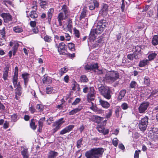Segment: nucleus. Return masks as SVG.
<instances>
[{"label": "nucleus", "instance_id": "obj_1", "mask_svg": "<svg viewBox=\"0 0 158 158\" xmlns=\"http://www.w3.org/2000/svg\"><path fill=\"white\" fill-rule=\"evenodd\" d=\"M107 25V23L106 20L104 19L100 20L97 23L96 27L91 29L89 36L90 40L94 41L96 39V34H101Z\"/></svg>", "mask_w": 158, "mask_h": 158}, {"label": "nucleus", "instance_id": "obj_2", "mask_svg": "<svg viewBox=\"0 0 158 158\" xmlns=\"http://www.w3.org/2000/svg\"><path fill=\"white\" fill-rule=\"evenodd\" d=\"M104 152L102 148H94L86 152L85 156L87 158H98Z\"/></svg>", "mask_w": 158, "mask_h": 158}, {"label": "nucleus", "instance_id": "obj_3", "mask_svg": "<svg viewBox=\"0 0 158 158\" xmlns=\"http://www.w3.org/2000/svg\"><path fill=\"white\" fill-rule=\"evenodd\" d=\"M18 67L16 66L15 69L14 75L13 79V83L14 87H15L16 86H17L15 90L16 94L19 96H20L22 94V91L21 90L22 89L20 85L19 82L18 84H17L18 82Z\"/></svg>", "mask_w": 158, "mask_h": 158}, {"label": "nucleus", "instance_id": "obj_4", "mask_svg": "<svg viewBox=\"0 0 158 158\" xmlns=\"http://www.w3.org/2000/svg\"><path fill=\"white\" fill-rule=\"evenodd\" d=\"M98 89L101 94L106 98L108 99L110 98V89L108 87L101 86L99 87Z\"/></svg>", "mask_w": 158, "mask_h": 158}, {"label": "nucleus", "instance_id": "obj_5", "mask_svg": "<svg viewBox=\"0 0 158 158\" xmlns=\"http://www.w3.org/2000/svg\"><path fill=\"white\" fill-rule=\"evenodd\" d=\"M148 118L147 116H145L141 118L139 123V127L141 131H145L147 128L148 123Z\"/></svg>", "mask_w": 158, "mask_h": 158}, {"label": "nucleus", "instance_id": "obj_6", "mask_svg": "<svg viewBox=\"0 0 158 158\" xmlns=\"http://www.w3.org/2000/svg\"><path fill=\"white\" fill-rule=\"evenodd\" d=\"M106 79L111 81H114L119 78L118 73L115 72H111L106 75Z\"/></svg>", "mask_w": 158, "mask_h": 158}, {"label": "nucleus", "instance_id": "obj_7", "mask_svg": "<svg viewBox=\"0 0 158 158\" xmlns=\"http://www.w3.org/2000/svg\"><path fill=\"white\" fill-rule=\"evenodd\" d=\"M63 119V118H61L59 119L52 124V127L53 128L52 131L54 133L60 129L61 125L64 123V121H62Z\"/></svg>", "mask_w": 158, "mask_h": 158}, {"label": "nucleus", "instance_id": "obj_8", "mask_svg": "<svg viewBox=\"0 0 158 158\" xmlns=\"http://www.w3.org/2000/svg\"><path fill=\"white\" fill-rule=\"evenodd\" d=\"M149 105L148 102H144L142 103L138 108L139 112L140 113H144Z\"/></svg>", "mask_w": 158, "mask_h": 158}, {"label": "nucleus", "instance_id": "obj_9", "mask_svg": "<svg viewBox=\"0 0 158 158\" xmlns=\"http://www.w3.org/2000/svg\"><path fill=\"white\" fill-rule=\"evenodd\" d=\"M95 94L96 92L94 90V87H90L89 88V93L87 95L88 99L90 100H94Z\"/></svg>", "mask_w": 158, "mask_h": 158}, {"label": "nucleus", "instance_id": "obj_10", "mask_svg": "<svg viewBox=\"0 0 158 158\" xmlns=\"http://www.w3.org/2000/svg\"><path fill=\"white\" fill-rule=\"evenodd\" d=\"M1 16L3 19L5 23H7L12 20V16L9 13H3Z\"/></svg>", "mask_w": 158, "mask_h": 158}, {"label": "nucleus", "instance_id": "obj_11", "mask_svg": "<svg viewBox=\"0 0 158 158\" xmlns=\"http://www.w3.org/2000/svg\"><path fill=\"white\" fill-rule=\"evenodd\" d=\"M99 3L96 0H92L89 4V8L90 10H94L95 8H98Z\"/></svg>", "mask_w": 158, "mask_h": 158}, {"label": "nucleus", "instance_id": "obj_12", "mask_svg": "<svg viewBox=\"0 0 158 158\" xmlns=\"http://www.w3.org/2000/svg\"><path fill=\"white\" fill-rule=\"evenodd\" d=\"M108 6L106 4H104L100 11L99 14L102 15L103 17L106 16L108 14Z\"/></svg>", "mask_w": 158, "mask_h": 158}, {"label": "nucleus", "instance_id": "obj_13", "mask_svg": "<svg viewBox=\"0 0 158 158\" xmlns=\"http://www.w3.org/2000/svg\"><path fill=\"white\" fill-rule=\"evenodd\" d=\"M74 126L73 125H70L67 127H66L60 132V134L63 135L64 134L69 132L73 130V128H74Z\"/></svg>", "mask_w": 158, "mask_h": 158}, {"label": "nucleus", "instance_id": "obj_14", "mask_svg": "<svg viewBox=\"0 0 158 158\" xmlns=\"http://www.w3.org/2000/svg\"><path fill=\"white\" fill-rule=\"evenodd\" d=\"M98 65L97 63L91 64L90 65H86L84 67L85 69L86 70H92L94 71L95 69L98 68Z\"/></svg>", "mask_w": 158, "mask_h": 158}, {"label": "nucleus", "instance_id": "obj_15", "mask_svg": "<svg viewBox=\"0 0 158 158\" xmlns=\"http://www.w3.org/2000/svg\"><path fill=\"white\" fill-rule=\"evenodd\" d=\"M65 45L63 42L60 43L58 46H57L58 51L60 54L64 55V51L65 50Z\"/></svg>", "mask_w": 158, "mask_h": 158}, {"label": "nucleus", "instance_id": "obj_16", "mask_svg": "<svg viewBox=\"0 0 158 158\" xmlns=\"http://www.w3.org/2000/svg\"><path fill=\"white\" fill-rule=\"evenodd\" d=\"M98 99L100 104L102 107L104 108H107L110 106V104L108 102L102 100L99 98Z\"/></svg>", "mask_w": 158, "mask_h": 158}, {"label": "nucleus", "instance_id": "obj_17", "mask_svg": "<svg viewBox=\"0 0 158 158\" xmlns=\"http://www.w3.org/2000/svg\"><path fill=\"white\" fill-rule=\"evenodd\" d=\"M58 155V153L54 151H50L48 154V158H55Z\"/></svg>", "mask_w": 158, "mask_h": 158}, {"label": "nucleus", "instance_id": "obj_18", "mask_svg": "<svg viewBox=\"0 0 158 158\" xmlns=\"http://www.w3.org/2000/svg\"><path fill=\"white\" fill-rule=\"evenodd\" d=\"M61 10L64 13L65 17H67L69 15V10L68 7H67L66 5H63L62 6Z\"/></svg>", "mask_w": 158, "mask_h": 158}, {"label": "nucleus", "instance_id": "obj_19", "mask_svg": "<svg viewBox=\"0 0 158 158\" xmlns=\"http://www.w3.org/2000/svg\"><path fill=\"white\" fill-rule=\"evenodd\" d=\"M45 119V117H43L41 118L39 121V129L38 131L40 132H41L43 127V121H44Z\"/></svg>", "mask_w": 158, "mask_h": 158}, {"label": "nucleus", "instance_id": "obj_20", "mask_svg": "<svg viewBox=\"0 0 158 158\" xmlns=\"http://www.w3.org/2000/svg\"><path fill=\"white\" fill-rule=\"evenodd\" d=\"M82 108L81 106H78L77 108H76L71 111L69 113V115H73L77 113L80 111Z\"/></svg>", "mask_w": 158, "mask_h": 158}, {"label": "nucleus", "instance_id": "obj_21", "mask_svg": "<svg viewBox=\"0 0 158 158\" xmlns=\"http://www.w3.org/2000/svg\"><path fill=\"white\" fill-rule=\"evenodd\" d=\"M54 12V9L53 8H50L48 12V21L50 22L51 21V19L52 16V15Z\"/></svg>", "mask_w": 158, "mask_h": 158}, {"label": "nucleus", "instance_id": "obj_22", "mask_svg": "<svg viewBox=\"0 0 158 158\" xmlns=\"http://www.w3.org/2000/svg\"><path fill=\"white\" fill-rule=\"evenodd\" d=\"M64 18V16L63 14L62 13H60L58 15L57 17L59 23V25L60 26H62V20Z\"/></svg>", "mask_w": 158, "mask_h": 158}, {"label": "nucleus", "instance_id": "obj_23", "mask_svg": "<svg viewBox=\"0 0 158 158\" xmlns=\"http://www.w3.org/2000/svg\"><path fill=\"white\" fill-rule=\"evenodd\" d=\"M29 74L27 73H25L22 74V77L24 80V84L25 87H27L28 82V81Z\"/></svg>", "mask_w": 158, "mask_h": 158}, {"label": "nucleus", "instance_id": "obj_24", "mask_svg": "<svg viewBox=\"0 0 158 158\" xmlns=\"http://www.w3.org/2000/svg\"><path fill=\"white\" fill-rule=\"evenodd\" d=\"M152 44L154 45L158 44V33L157 35L153 36L152 39Z\"/></svg>", "mask_w": 158, "mask_h": 158}, {"label": "nucleus", "instance_id": "obj_25", "mask_svg": "<svg viewBox=\"0 0 158 158\" xmlns=\"http://www.w3.org/2000/svg\"><path fill=\"white\" fill-rule=\"evenodd\" d=\"M126 90H121L118 94V99L121 100L124 97L126 93Z\"/></svg>", "mask_w": 158, "mask_h": 158}, {"label": "nucleus", "instance_id": "obj_26", "mask_svg": "<svg viewBox=\"0 0 158 158\" xmlns=\"http://www.w3.org/2000/svg\"><path fill=\"white\" fill-rule=\"evenodd\" d=\"M21 153L23 156V158H28L29 154L28 153L27 149H24L22 151Z\"/></svg>", "mask_w": 158, "mask_h": 158}, {"label": "nucleus", "instance_id": "obj_27", "mask_svg": "<svg viewBox=\"0 0 158 158\" xmlns=\"http://www.w3.org/2000/svg\"><path fill=\"white\" fill-rule=\"evenodd\" d=\"M5 70L4 72L3 75V78L4 80L7 79L8 76V72L9 71V68L6 67L5 69Z\"/></svg>", "mask_w": 158, "mask_h": 158}, {"label": "nucleus", "instance_id": "obj_28", "mask_svg": "<svg viewBox=\"0 0 158 158\" xmlns=\"http://www.w3.org/2000/svg\"><path fill=\"white\" fill-rule=\"evenodd\" d=\"M68 70V69L65 67L61 69L59 71L58 73L60 76H62L64 73H66Z\"/></svg>", "mask_w": 158, "mask_h": 158}, {"label": "nucleus", "instance_id": "obj_29", "mask_svg": "<svg viewBox=\"0 0 158 158\" xmlns=\"http://www.w3.org/2000/svg\"><path fill=\"white\" fill-rule=\"evenodd\" d=\"M19 46V44L17 43H15L12 49L13 54L14 56L15 55L16 53Z\"/></svg>", "mask_w": 158, "mask_h": 158}, {"label": "nucleus", "instance_id": "obj_30", "mask_svg": "<svg viewBox=\"0 0 158 158\" xmlns=\"http://www.w3.org/2000/svg\"><path fill=\"white\" fill-rule=\"evenodd\" d=\"M148 60L147 59L143 60L140 61L139 63V66L140 67H143L145 66L147 64Z\"/></svg>", "mask_w": 158, "mask_h": 158}, {"label": "nucleus", "instance_id": "obj_31", "mask_svg": "<svg viewBox=\"0 0 158 158\" xmlns=\"http://www.w3.org/2000/svg\"><path fill=\"white\" fill-rule=\"evenodd\" d=\"M68 46L70 50L72 51H75V45L74 44L72 43H69L68 44Z\"/></svg>", "mask_w": 158, "mask_h": 158}, {"label": "nucleus", "instance_id": "obj_32", "mask_svg": "<svg viewBox=\"0 0 158 158\" xmlns=\"http://www.w3.org/2000/svg\"><path fill=\"white\" fill-rule=\"evenodd\" d=\"M14 31L16 33H20L23 31V29L19 26H17L13 28Z\"/></svg>", "mask_w": 158, "mask_h": 158}, {"label": "nucleus", "instance_id": "obj_33", "mask_svg": "<svg viewBox=\"0 0 158 158\" xmlns=\"http://www.w3.org/2000/svg\"><path fill=\"white\" fill-rule=\"evenodd\" d=\"M67 28L68 30L71 31H72V22L71 20L69 19L68 21V24L67 25Z\"/></svg>", "mask_w": 158, "mask_h": 158}, {"label": "nucleus", "instance_id": "obj_34", "mask_svg": "<svg viewBox=\"0 0 158 158\" xmlns=\"http://www.w3.org/2000/svg\"><path fill=\"white\" fill-rule=\"evenodd\" d=\"M30 16L32 18L35 19L38 17V15L35 10H32L31 12Z\"/></svg>", "mask_w": 158, "mask_h": 158}, {"label": "nucleus", "instance_id": "obj_35", "mask_svg": "<svg viewBox=\"0 0 158 158\" xmlns=\"http://www.w3.org/2000/svg\"><path fill=\"white\" fill-rule=\"evenodd\" d=\"M50 77H44L43 79V82L44 84H48L50 82Z\"/></svg>", "mask_w": 158, "mask_h": 158}, {"label": "nucleus", "instance_id": "obj_36", "mask_svg": "<svg viewBox=\"0 0 158 158\" xmlns=\"http://www.w3.org/2000/svg\"><path fill=\"white\" fill-rule=\"evenodd\" d=\"M83 139L82 138L78 140L77 142L76 146L78 148H81L82 145V142Z\"/></svg>", "mask_w": 158, "mask_h": 158}, {"label": "nucleus", "instance_id": "obj_37", "mask_svg": "<svg viewBox=\"0 0 158 158\" xmlns=\"http://www.w3.org/2000/svg\"><path fill=\"white\" fill-rule=\"evenodd\" d=\"M5 35L0 36V46H1L5 44L6 40H5Z\"/></svg>", "mask_w": 158, "mask_h": 158}, {"label": "nucleus", "instance_id": "obj_38", "mask_svg": "<svg viewBox=\"0 0 158 158\" xmlns=\"http://www.w3.org/2000/svg\"><path fill=\"white\" fill-rule=\"evenodd\" d=\"M156 55V54L155 53H152L150 54L148 56L149 60H153L155 58Z\"/></svg>", "mask_w": 158, "mask_h": 158}, {"label": "nucleus", "instance_id": "obj_39", "mask_svg": "<svg viewBox=\"0 0 158 158\" xmlns=\"http://www.w3.org/2000/svg\"><path fill=\"white\" fill-rule=\"evenodd\" d=\"M86 10L85 9H83L81 12V15L80 17V19L81 20L83 18H84L86 16Z\"/></svg>", "mask_w": 158, "mask_h": 158}, {"label": "nucleus", "instance_id": "obj_40", "mask_svg": "<svg viewBox=\"0 0 158 158\" xmlns=\"http://www.w3.org/2000/svg\"><path fill=\"white\" fill-rule=\"evenodd\" d=\"M44 39L45 42L48 43L50 42L52 40L51 37L48 35L44 36Z\"/></svg>", "mask_w": 158, "mask_h": 158}, {"label": "nucleus", "instance_id": "obj_41", "mask_svg": "<svg viewBox=\"0 0 158 158\" xmlns=\"http://www.w3.org/2000/svg\"><path fill=\"white\" fill-rule=\"evenodd\" d=\"M81 82H86L88 81V79L86 76L83 75L81 77Z\"/></svg>", "mask_w": 158, "mask_h": 158}, {"label": "nucleus", "instance_id": "obj_42", "mask_svg": "<svg viewBox=\"0 0 158 158\" xmlns=\"http://www.w3.org/2000/svg\"><path fill=\"white\" fill-rule=\"evenodd\" d=\"M34 120L32 119L31 122L30 123V126L33 130H35L36 128V126L35 125V123L33 122Z\"/></svg>", "mask_w": 158, "mask_h": 158}, {"label": "nucleus", "instance_id": "obj_43", "mask_svg": "<svg viewBox=\"0 0 158 158\" xmlns=\"http://www.w3.org/2000/svg\"><path fill=\"white\" fill-rule=\"evenodd\" d=\"M137 85V83L134 81H132L130 84V87L131 88H134Z\"/></svg>", "mask_w": 158, "mask_h": 158}, {"label": "nucleus", "instance_id": "obj_44", "mask_svg": "<svg viewBox=\"0 0 158 158\" xmlns=\"http://www.w3.org/2000/svg\"><path fill=\"white\" fill-rule=\"evenodd\" d=\"M144 83L147 85H149L150 84L149 78L148 77H145L144 78Z\"/></svg>", "mask_w": 158, "mask_h": 158}, {"label": "nucleus", "instance_id": "obj_45", "mask_svg": "<svg viewBox=\"0 0 158 158\" xmlns=\"http://www.w3.org/2000/svg\"><path fill=\"white\" fill-rule=\"evenodd\" d=\"M98 67L96 69H95L94 70V71L98 74H103L104 73V72L103 71V70H102L99 69H98Z\"/></svg>", "mask_w": 158, "mask_h": 158}, {"label": "nucleus", "instance_id": "obj_46", "mask_svg": "<svg viewBox=\"0 0 158 158\" xmlns=\"http://www.w3.org/2000/svg\"><path fill=\"white\" fill-rule=\"evenodd\" d=\"M53 91L52 87H47L46 89V92L47 94H50L52 93Z\"/></svg>", "mask_w": 158, "mask_h": 158}, {"label": "nucleus", "instance_id": "obj_47", "mask_svg": "<svg viewBox=\"0 0 158 158\" xmlns=\"http://www.w3.org/2000/svg\"><path fill=\"white\" fill-rule=\"evenodd\" d=\"M118 140L116 138H114L112 140L113 144L115 147H117L118 143Z\"/></svg>", "mask_w": 158, "mask_h": 158}, {"label": "nucleus", "instance_id": "obj_48", "mask_svg": "<svg viewBox=\"0 0 158 158\" xmlns=\"http://www.w3.org/2000/svg\"><path fill=\"white\" fill-rule=\"evenodd\" d=\"M73 30L75 36L77 38H79L80 37V33L79 31L75 28H74Z\"/></svg>", "mask_w": 158, "mask_h": 158}, {"label": "nucleus", "instance_id": "obj_49", "mask_svg": "<svg viewBox=\"0 0 158 158\" xmlns=\"http://www.w3.org/2000/svg\"><path fill=\"white\" fill-rule=\"evenodd\" d=\"M90 109L94 111L98 112V113H100L101 112V110H98V109L96 106H92L90 107Z\"/></svg>", "mask_w": 158, "mask_h": 158}, {"label": "nucleus", "instance_id": "obj_50", "mask_svg": "<svg viewBox=\"0 0 158 158\" xmlns=\"http://www.w3.org/2000/svg\"><path fill=\"white\" fill-rule=\"evenodd\" d=\"M81 99L79 98H77L73 102L72 105L73 106L76 105L80 101Z\"/></svg>", "mask_w": 158, "mask_h": 158}, {"label": "nucleus", "instance_id": "obj_51", "mask_svg": "<svg viewBox=\"0 0 158 158\" xmlns=\"http://www.w3.org/2000/svg\"><path fill=\"white\" fill-rule=\"evenodd\" d=\"M92 118L93 119H95L99 120V121H98V123H99L103 119V118L101 117H99L98 116L93 115L92 116Z\"/></svg>", "mask_w": 158, "mask_h": 158}, {"label": "nucleus", "instance_id": "obj_52", "mask_svg": "<svg viewBox=\"0 0 158 158\" xmlns=\"http://www.w3.org/2000/svg\"><path fill=\"white\" fill-rule=\"evenodd\" d=\"M136 52L138 53L139 54H141V48L139 46H137L135 47V51Z\"/></svg>", "mask_w": 158, "mask_h": 158}, {"label": "nucleus", "instance_id": "obj_53", "mask_svg": "<svg viewBox=\"0 0 158 158\" xmlns=\"http://www.w3.org/2000/svg\"><path fill=\"white\" fill-rule=\"evenodd\" d=\"M140 152L141 151L139 150H136L134 154V158H139V154Z\"/></svg>", "mask_w": 158, "mask_h": 158}, {"label": "nucleus", "instance_id": "obj_54", "mask_svg": "<svg viewBox=\"0 0 158 158\" xmlns=\"http://www.w3.org/2000/svg\"><path fill=\"white\" fill-rule=\"evenodd\" d=\"M5 27H3L2 30H0V36L2 35H5Z\"/></svg>", "mask_w": 158, "mask_h": 158}, {"label": "nucleus", "instance_id": "obj_55", "mask_svg": "<svg viewBox=\"0 0 158 158\" xmlns=\"http://www.w3.org/2000/svg\"><path fill=\"white\" fill-rule=\"evenodd\" d=\"M36 108L39 111H41L43 110V106L40 104H38L37 105Z\"/></svg>", "mask_w": 158, "mask_h": 158}, {"label": "nucleus", "instance_id": "obj_56", "mask_svg": "<svg viewBox=\"0 0 158 158\" xmlns=\"http://www.w3.org/2000/svg\"><path fill=\"white\" fill-rule=\"evenodd\" d=\"M121 110V109L119 107L115 109V113L116 114V115L117 117H118L119 116V112Z\"/></svg>", "mask_w": 158, "mask_h": 158}, {"label": "nucleus", "instance_id": "obj_57", "mask_svg": "<svg viewBox=\"0 0 158 158\" xmlns=\"http://www.w3.org/2000/svg\"><path fill=\"white\" fill-rule=\"evenodd\" d=\"M123 110H126L128 108V106L127 103H124L121 106Z\"/></svg>", "mask_w": 158, "mask_h": 158}, {"label": "nucleus", "instance_id": "obj_58", "mask_svg": "<svg viewBox=\"0 0 158 158\" xmlns=\"http://www.w3.org/2000/svg\"><path fill=\"white\" fill-rule=\"evenodd\" d=\"M112 111L111 109L108 110V112L106 114V117L107 118H109L112 115Z\"/></svg>", "mask_w": 158, "mask_h": 158}, {"label": "nucleus", "instance_id": "obj_59", "mask_svg": "<svg viewBox=\"0 0 158 158\" xmlns=\"http://www.w3.org/2000/svg\"><path fill=\"white\" fill-rule=\"evenodd\" d=\"M9 123L6 121H5V122L4 123L3 126V128L5 129H6L8 128L9 127Z\"/></svg>", "mask_w": 158, "mask_h": 158}, {"label": "nucleus", "instance_id": "obj_60", "mask_svg": "<svg viewBox=\"0 0 158 158\" xmlns=\"http://www.w3.org/2000/svg\"><path fill=\"white\" fill-rule=\"evenodd\" d=\"M127 57L128 59L132 60L134 58V54H128L127 56Z\"/></svg>", "mask_w": 158, "mask_h": 158}, {"label": "nucleus", "instance_id": "obj_61", "mask_svg": "<svg viewBox=\"0 0 158 158\" xmlns=\"http://www.w3.org/2000/svg\"><path fill=\"white\" fill-rule=\"evenodd\" d=\"M64 37L65 36V38H66V40H69L71 38V37L70 36V35H69V34L68 33H65L64 34Z\"/></svg>", "mask_w": 158, "mask_h": 158}, {"label": "nucleus", "instance_id": "obj_62", "mask_svg": "<svg viewBox=\"0 0 158 158\" xmlns=\"http://www.w3.org/2000/svg\"><path fill=\"white\" fill-rule=\"evenodd\" d=\"M4 4L7 6L6 3L9 5L12 6V2L9 0H5L3 1Z\"/></svg>", "mask_w": 158, "mask_h": 158}, {"label": "nucleus", "instance_id": "obj_63", "mask_svg": "<svg viewBox=\"0 0 158 158\" xmlns=\"http://www.w3.org/2000/svg\"><path fill=\"white\" fill-rule=\"evenodd\" d=\"M153 133H158V129L156 127H153L151 131Z\"/></svg>", "mask_w": 158, "mask_h": 158}, {"label": "nucleus", "instance_id": "obj_64", "mask_svg": "<svg viewBox=\"0 0 158 158\" xmlns=\"http://www.w3.org/2000/svg\"><path fill=\"white\" fill-rule=\"evenodd\" d=\"M17 118V115L16 114H13L11 116L12 120L14 121H15Z\"/></svg>", "mask_w": 158, "mask_h": 158}]
</instances>
